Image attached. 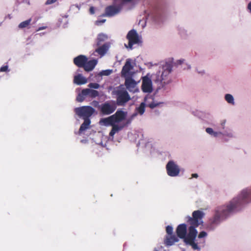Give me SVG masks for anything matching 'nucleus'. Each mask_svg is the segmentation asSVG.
Returning a JSON list of instances; mask_svg holds the SVG:
<instances>
[{
  "label": "nucleus",
  "instance_id": "8fccbe9b",
  "mask_svg": "<svg viewBox=\"0 0 251 251\" xmlns=\"http://www.w3.org/2000/svg\"><path fill=\"white\" fill-rule=\"evenodd\" d=\"M46 28H47V26H41V27H40L38 28V29H37V31L43 30V29H46Z\"/></svg>",
  "mask_w": 251,
  "mask_h": 251
},
{
  "label": "nucleus",
  "instance_id": "aec40b11",
  "mask_svg": "<svg viewBox=\"0 0 251 251\" xmlns=\"http://www.w3.org/2000/svg\"><path fill=\"white\" fill-rule=\"evenodd\" d=\"M97 63L98 61L97 59H92L89 61L87 60L85 63L83 68L87 72L91 71L94 69L96 65L97 64Z\"/></svg>",
  "mask_w": 251,
  "mask_h": 251
},
{
  "label": "nucleus",
  "instance_id": "2eb2a0df",
  "mask_svg": "<svg viewBox=\"0 0 251 251\" xmlns=\"http://www.w3.org/2000/svg\"><path fill=\"white\" fill-rule=\"evenodd\" d=\"M94 47L96 49L93 54L96 55V53H97L100 57L104 56L109 48L108 43H105L99 46H95V45H94Z\"/></svg>",
  "mask_w": 251,
  "mask_h": 251
},
{
  "label": "nucleus",
  "instance_id": "72a5a7b5",
  "mask_svg": "<svg viewBox=\"0 0 251 251\" xmlns=\"http://www.w3.org/2000/svg\"><path fill=\"white\" fill-rule=\"evenodd\" d=\"M186 244L190 245L194 250L200 251L201 249V248L198 246V244L196 243L195 241L186 243Z\"/></svg>",
  "mask_w": 251,
  "mask_h": 251
},
{
  "label": "nucleus",
  "instance_id": "c9c22d12",
  "mask_svg": "<svg viewBox=\"0 0 251 251\" xmlns=\"http://www.w3.org/2000/svg\"><path fill=\"white\" fill-rule=\"evenodd\" d=\"M86 97H87V96L84 95L82 90L81 92L78 94L76 97V100L78 102H82L84 100Z\"/></svg>",
  "mask_w": 251,
  "mask_h": 251
},
{
  "label": "nucleus",
  "instance_id": "20e7f679",
  "mask_svg": "<svg viewBox=\"0 0 251 251\" xmlns=\"http://www.w3.org/2000/svg\"><path fill=\"white\" fill-rule=\"evenodd\" d=\"M127 115V112L121 109L118 110L115 114L106 118H101L99 124L100 126H112L114 123H120L125 120Z\"/></svg>",
  "mask_w": 251,
  "mask_h": 251
},
{
  "label": "nucleus",
  "instance_id": "5701e85b",
  "mask_svg": "<svg viewBox=\"0 0 251 251\" xmlns=\"http://www.w3.org/2000/svg\"><path fill=\"white\" fill-rule=\"evenodd\" d=\"M83 94L84 95H86L87 97L88 96L92 98H96L99 95L98 91L89 88L83 89Z\"/></svg>",
  "mask_w": 251,
  "mask_h": 251
},
{
  "label": "nucleus",
  "instance_id": "864d4df0",
  "mask_svg": "<svg viewBox=\"0 0 251 251\" xmlns=\"http://www.w3.org/2000/svg\"><path fill=\"white\" fill-rule=\"evenodd\" d=\"M2 23V22H0V26L1 25Z\"/></svg>",
  "mask_w": 251,
  "mask_h": 251
},
{
  "label": "nucleus",
  "instance_id": "a878e982",
  "mask_svg": "<svg viewBox=\"0 0 251 251\" xmlns=\"http://www.w3.org/2000/svg\"><path fill=\"white\" fill-rule=\"evenodd\" d=\"M206 132L211 136L217 138L221 136V131H216L211 127H207L205 129Z\"/></svg>",
  "mask_w": 251,
  "mask_h": 251
},
{
  "label": "nucleus",
  "instance_id": "a19ab883",
  "mask_svg": "<svg viewBox=\"0 0 251 251\" xmlns=\"http://www.w3.org/2000/svg\"><path fill=\"white\" fill-rule=\"evenodd\" d=\"M0 72H9V70L8 69V66L7 65H6L1 67L0 68Z\"/></svg>",
  "mask_w": 251,
  "mask_h": 251
},
{
  "label": "nucleus",
  "instance_id": "1a4fd4ad",
  "mask_svg": "<svg viewBox=\"0 0 251 251\" xmlns=\"http://www.w3.org/2000/svg\"><path fill=\"white\" fill-rule=\"evenodd\" d=\"M126 38L128 40V45L127 46L125 44L126 48L132 50L133 45L134 44H138L141 42V39L139 36L137 31L134 29L130 30L127 35Z\"/></svg>",
  "mask_w": 251,
  "mask_h": 251
},
{
  "label": "nucleus",
  "instance_id": "2f4dec72",
  "mask_svg": "<svg viewBox=\"0 0 251 251\" xmlns=\"http://www.w3.org/2000/svg\"><path fill=\"white\" fill-rule=\"evenodd\" d=\"M31 21V19H29L26 21H25L22 23H21L19 25L18 27L19 28H24L25 27H26L27 26L29 25L30 24V22Z\"/></svg>",
  "mask_w": 251,
  "mask_h": 251
},
{
  "label": "nucleus",
  "instance_id": "37998d69",
  "mask_svg": "<svg viewBox=\"0 0 251 251\" xmlns=\"http://www.w3.org/2000/svg\"><path fill=\"white\" fill-rule=\"evenodd\" d=\"M57 0H47L45 3L46 5L52 4L56 1Z\"/></svg>",
  "mask_w": 251,
  "mask_h": 251
},
{
  "label": "nucleus",
  "instance_id": "a18cd8bd",
  "mask_svg": "<svg viewBox=\"0 0 251 251\" xmlns=\"http://www.w3.org/2000/svg\"><path fill=\"white\" fill-rule=\"evenodd\" d=\"M247 9L251 14V1L248 4Z\"/></svg>",
  "mask_w": 251,
  "mask_h": 251
},
{
  "label": "nucleus",
  "instance_id": "423d86ee",
  "mask_svg": "<svg viewBox=\"0 0 251 251\" xmlns=\"http://www.w3.org/2000/svg\"><path fill=\"white\" fill-rule=\"evenodd\" d=\"M95 106H97L102 115H109L113 113L116 109L117 105L115 100H110L99 104L98 101H94Z\"/></svg>",
  "mask_w": 251,
  "mask_h": 251
},
{
  "label": "nucleus",
  "instance_id": "39448f33",
  "mask_svg": "<svg viewBox=\"0 0 251 251\" xmlns=\"http://www.w3.org/2000/svg\"><path fill=\"white\" fill-rule=\"evenodd\" d=\"M112 94L116 99L115 102L118 106H125L131 99L126 88L121 85L114 88L112 92Z\"/></svg>",
  "mask_w": 251,
  "mask_h": 251
},
{
  "label": "nucleus",
  "instance_id": "f8f14e48",
  "mask_svg": "<svg viewBox=\"0 0 251 251\" xmlns=\"http://www.w3.org/2000/svg\"><path fill=\"white\" fill-rule=\"evenodd\" d=\"M131 59H127L126 60L125 65L123 67L121 74L122 76L124 77L128 76H132L134 74V72H132V70L133 69V66L131 64Z\"/></svg>",
  "mask_w": 251,
  "mask_h": 251
},
{
  "label": "nucleus",
  "instance_id": "cd10ccee",
  "mask_svg": "<svg viewBox=\"0 0 251 251\" xmlns=\"http://www.w3.org/2000/svg\"><path fill=\"white\" fill-rule=\"evenodd\" d=\"M107 39V36L106 35L100 33L99 34L98 36L96 43L95 44V46H99L102 44V42H104Z\"/></svg>",
  "mask_w": 251,
  "mask_h": 251
},
{
  "label": "nucleus",
  "instance_id": "412c9836",
  "mask_svg": "<svg viewBox=\"0 0 251 251\" xmlns=\"http://www.w3.org/2000/svg\"><path fill=\"white\" fill-rule=\"evenodd\" d=\"M178 34L183 39H187L191 34L190 30L185 28L184 27L180 26L178 28Z\"/></svg>",
  "mask_w": 251,
  "mask_h": 251
},
{
  "label": "nucleus",
  "instance_id": "7ed1b4c3",
  "mask_svg": "<svg viewBox=\"0 0 251 251\" xmlns=\"http://www.w3.org/2000/svg\"><path fill=\"white\" fill-rule=\"evenodd\" d=\"M127 115V112L121 109L118 110L115 114L106 118H101L99 124L100 126H112L114 123H120L125 120Z\"/></svg>",
  "mask_w": 251,
  "mask_h": 251
},
{
  "label": "nucleus",
  "instance_id": "dca6fc26",
  "mask_svg": "<svg viewBox=\"0 0 251 251\" xmlns=\"http://www.w3.org/2000/svg\"><path fill=\"white\" fill-rule=\"evenodd\" d=\"M221 136H222L226 141L237 137L236 133L230 128H228L225 129L223 132L221 131Z\"/></svg>",
  "mask_w": 251,
  "mask_h": 251
},
{
  "label": "nucleus",
  "instance_id": "09e8293b",
  "mask_svg": "<svg viewBox=\"0 0 251 251\" xmlns=\"http://www.w3.org/2000/svg\"><path fill=\"white\" fill-rule=\"evenodd\" d=\"M74 7L77 8L78 10L79 9V6L77 4L73 5L71 6V8H73Z\"/></svg>",
  "mask_w": 251,
  "mask_h": 251
},
{
  "label": "nucleus",
  "instance_id": "f03ea898",
  "mask_svg": "<svg viewBox=\"0 0 251 251\" xmlns=\"http://www.w3.org/2000/svg\"><path fill=\"white\" fill-rule=\"evenodd\" d=\"M172 71V65L170 63L165 62L159 66L158 72L155 74L148 73L142 77V83L141 89L144 93H151L153 91L152 79L156 83L160 84L158 89L163 88L166 84L168 75Z\"/></svg>",
  "mask_w": 251,
  "mask_h": 251
},
{
  "label": "nucleus",
  "instance_id": "f257e3e1",
  "mask_svg": "<svg viewBox=\"0 0 251 251\" xmlns=\"http://www.w3.org/2000/svg\"><path fill=\"white\" fill-rule=\"evenodd\" d=\"M251 203V186L242 189L238 195L226 204L217 207L209 221V228L214 229L232 213L241 210Z\"/></svg>",
  "mask_w": 251,
  "mask_h": 251
},
{
  "label": "nucleus",
  "instance_id": "5fc2aeb1",
  "mask_svg": "<svg viewBox=\"0 0 251 251\" xmlns=\"http://www.w3.org/2000/svg\"><path fill=\"white\" fill-rule=\"evenodd\" d=\"M154 251H158L157 250H156V249H155Z\"/></svg>",
  "mask_w": 251,
  "mask_h": 251
},
{
  "label": "nucleus",
  "instance_id": "9d476101",
  "mask_svg": "<svg viewBox=\"0 0 251 251\" xmlns=\"http://www.w3.org/2000/svg\"><path fill=\"white\" fill-rule=\"evenodd\" d=\"M167 175L171 177H176L180 173L179 166L174 161L170 160L166 166Z\"/></svg>",
  "mask_w": 251,
  "mask_h": 251
},
{
  "label": "nucleus",
  "instance_id": "f3484780",
  "mask_svg": "<svg viewBox=\"0 0 251 251\" xmlns=\"http://www.w3.org/2000/svg\"><path fill=\"white\" fill-rule=\"evenodd\" d=\"M88 58L84 55H79L74 59V64L78 67H84Z\"/></svg>",
  "mask_w": 251,
  "mask_h": 251
},
{
  "label": "nucleus",
  "instance_id": "bb28decb",
  "mask_svg": "<svg viewBox=\"0 0 251 251\" xmlns=\"http://www.w3.org/2000/svg\"><path fill=\"white\" fill-rule=\"evenodd\" d=\"M146 105V104L145 101L141 102L140 105L136 108L135 112L133 114H136V116L138 114L142 115L145 112Z\"/></svg>",
  "mask_w": 251,
  "mask_h": 251
},
{
  "label": "nucleus",
  "instance_id": "4468645a",
  "mask_svg": "<svg viewBox=\"0 0 251 251\" xmlns=\"http://www.w3.org/2000/svg\"><path fill=\"white\" fill-rule=\"evenodd\" d=\"M197 227L193 225H191L189 227L188 232L187 234H186V236L184 238V241L186 244L195 241L198 234V231L196 228Z\"/></svg>",
  "mask_w": 251,
  "mask_h": 251
},
{
  "label": "nucleus",
  "instance_id": "9b49d317",
  "mask_svg": "<svg viewBox=\"0 0 251 251\" xmlns=\"http://www.w3.org/2000/svg\"><path fill=\"white\" fill-rule=\"evenodd\" d=\"M123 6V3L117 5H112L107 6L105 9L104 16L113 17L118 14L122 10Z\"/></svg>",
  "mask_w": 251,
  "mask_h": 251
},
{
  "label": "nucleus",
  "instance_id": "ddd939ff",
  "mask_svg": "<svg viewBox=\"0 0 251 251\" xmlns=\"http://www.w3.org/2000/svg\"><path fill=\"white\" fill-rule=\"evenodd\" d=\"M132 76H128L125 78V86L126 88L131 92L135 93L139 91L137 88V85L139 81L136 82L132 78Z\"/></svg>",
  "mask_w": 251,
  "mask_h": 251
},
{
  "label": "nucleus",
  "instance_id": "3c124183",
  "mask_svg": "<svg viewBox=\"0 0 251 251\" xmlns=\"http://www.w3.org/2000/svg\"><path fill=\"white\" fill-rule=\"evenodd\" d=\"M225 121H224V122H223L221 123V126H222V128H223V129H225V128H224V125H225Z\"/></svg>",
  "mask_w": 251,
  "mask_h": 251
},
{
  "label": "nucleus",
  "instance_id": "58836bf2",
  "mask_svg": "<svg viewBox=\"0 0 251 251\" xmlns=\"http://www.w3.org/2000/svg\"><path fill=\"white\" fill-rule=\"evenodd\" d=\"M88 87L91 88L98 89L100 85L97 83H90L88 84Z\"/></svg>",
  "mask_w": 251,
  "mask_h": 251
},
{
  "label": "nucleus",
  "instance_id": "49530a36",
  "mask_svg": "<svg viewBox=\"0 0 251 251\" xmlns=\"http://www.w3.org/2000/svg\"><path fill=\"white\" fill-rule=\"evenodd\" d=\"M89 11H90V14H94V13H95L94 8L93 7H91L90 8Z\"/></svg>",
  "mask_w": 251,
  "mask_h": 251
},
{
  "label": "nucleus",
  "instance_id": "ea45409f",
  "mask_svg": "<svg viewBox=\"0 0 251 251\" xmlns=\"http://www.w3.org/2000/svg\"><path fill=\"white\" fill-rule=\"evenodd\" d=\"M207 235V233L204 231H202L200 232L199 234L198 235V238H203L205 237H206Z\"/></svg>",
  "mask_w": 251,
  "mask_h": 251
},
{
  "label": "nucleus",
  "instance_id": "4c0bfd02",
  "mask_svg": "<svg viewBox=\"0 0 251 251\" xmlns=\"http://www.w3.org/2000/svg\"><path fill=\"white\" fill-rule=\"evenodd\" d=\"M136 116V114H132V115L130 117V118L127 120L126 123L125 124V125H126V126H127L128 124H130L131 123V121L135 118Z\"/></svg>",
  "mask_w": 251,
  "mask_h": 251
},
{
  "label": "nucleus",
  "instance_id": "6e6552de",
  "mask_svg": "<svg viewBox=\"0 0 251 251\" xmlns=\"http://www.w3.org/2000/svg\"><path fill=\"white\" fill-rule=\"evenodd\" d=\"M95 111V109L90 106H83L75 109V114L83 119L89 118Z\"/></svg>",
  "mask_w": 251,
  "mask_h": 251
},
{
  "label": "nucleus",
  "instance_id": "6e6d98bb",
  "mask_svg": "<svg viewBox=\"0 0 251 251\" xmlns=\"http://www.w3.org/2000/svg\"><path fill=\"white\" fill-rule=\"evenodd\" d=\"M67 18V16H65V18L66 19Z\"/></svg>",
  "mask_w": 251,
  "mask_h": 251
},
{
  "label": "nucleus",
  "instance_id": "a211bd4d",
  "mask_svg": "<svg viewBox=\"0 0 251 251\" xmlns=\"http://www.w3.org/2000/svg\"><path fill=\"white\" fill-rule=\"evenodd\" d=\"M176 232L178 237L184 239L187 232V226L186 224H182L179 225L176 228Z\"/></svg>",
  "mask_w": 251,
  "mask_h": 251
},
{
  "label": "nucleus",
  "instance_id": "79ce46f5",
  "mask_svg": "<svg viewBox=\"0 0 251 251\" xmlns=\"http://www.w3.org/2000/svg\"><path fill=\"white\" fill-rule=\"evenodd\" d=\"M106 21L105 19H102V20H99L96 21V24L97 25H101L102 24L104 23Z\"/></svg>",
  "mask_w": 251,
  "mask_h": 251
},
{
  "label": "nucleus",
  "instance_id": "c85d7f7f",
  "mask_svg": "<svg viewBox=\"0 0 251 251\" xmlns=\"http://www.w3.org/2000/svg\"><path fill=\"white\" fill-rule=\"evenodd\" d=\"M176 64L177 66L181 65V68L184 69H190L191 68V66L189 64L185 63L184 59H179L176 61Z\"/></svg>",
  "mask_w": 251,
  "mask_h": 251
},
{
  "label": "nucleus",
  "instance_id": "393cba45",
  "mask_svg": "<svg viewBox=\"0 0 251 251\" xmlns=\"http://www.w3.org/2000/svg\"><path fill=\"white\" fill-rule=\"evenodd\" d=\"M83 119L84 122L81 125L78 131V134L79 135H81L84 131L89 128L90 124L91 123V121L89 118H85Z\"/></svg>",
  "mask_w": 251,
  "mask_h": 251
},
{
  "label": "nucleus",
  "instance_id": "4be33fe9",
  "mask_svg": "<svg viewBox=\"0 0 251 251\" xmlns=\"http://www.w3.org/2000/svg\"><path fill=\"white\" fill-rule=\"evenodd\" d=\"M87 82V79L81 74H77L74 76V83L77 85H81L86 84Z\"/></svg>",
  "mask_w": 251,
  "mask_h": 251
},
{
  "label": "nucleus",
  "instance_id": "0eeeda50",
  "mask_svg": "<svg viewBox=\"0 0 251 251\" xmlns=\"http://www.w3.org/2000/svg\"><path fill=\"white\" fill-rule=\"evenodd\" d=\"M204 216V213L201 210L194 211L192 213V217L187 216L186 218L187 222L191 225L198 226L202 223V218Z\"/></svg>",
  "mask_w": 251,
  "mask_h": 251
},
{
  "label": "nucleus",
  "instance_id": "b1692460",
  "mask_svg": "<svg viewBox=\"0 0 251 251\" xmlns=\"http://www.w3.org/2000/svg\"><path fill=\"white\" fill-rule=\"evenodd\" d=\"M178 238L175 235L167 236L165 240V244L166 246H170L173 245L175 243L178 241Z\"/></svg>",
  "mask_w": 251,
  "mask_h": 251
},
{
  "label": "nucleus",
  "instance_id": "473e14b6",
  "mask_svg": "<svg viewBox=\"0 0 251 251\" xmlns=\"http://www.w3.org/2000/svg\"><path fill=\"white\" fill-rule=\"evenodd\" d=\"M113 72V70L111 69H107L105 70H102L101 72H100L98 75L100 76L105 75V76H108L109 75L112 74Z\"/></svg>",
  "mask_w": 251,
  "mask_h": 251
},
{
  "label": "nucleus",
  "instance_id": "6ab92c4d",
  "mask_svg": "<svg viewBox=\"0 0 251 251\" xmlns=\"http://www.w3.org/2000/svg\"><path fill=\"white\" fill-rule=\"evenodd\" d=\"M119 124V123H114L112 125V127L109 133L110 136L113 137L116 133L122 130L125 126H126V125L125 124Z\"/></svg>",
  "mask_w": 251,
  "mask_h": 251
},
{
  "label": "nucleus",
  "instance_id": "c756f323",
  "mask_svg": "<svg viewBox=\"0 0 251 251\" xmlns=\"http://www.w3.org/2000/svg\"><path fill=\"white\" fill-rule=\"evenodd\" d=\"M225 100L227 103L231 105H234L235 102L233 96L230 94H226L225 95Z\"/></svg>",
  "mask_w": 251,
  "mask_h": 251
},
{
  "label": "nucleus",
  "instance_id": "c03bdc74",
  "mask_svg": "<svg viewBox=\"0 0 251 251\" xmlns=\"http://www.w3.org/2000/svg\"><path fill=\"white\" fill-rule=\"evenodd\" d=\"M196 71H197L198 73L201 75H202L205 73L204 70L202 69L199 70L198 69H197Z\"/></svg>",
  "mask_w": 251,
  "mask_h": 251
},
{
  "label": "nucleus",
  "instance_id": "e433bc0d",
  "mask_svg": "<svg viewBox=\"0 0 251 251\" xmlns=\"http://www.w3.org/2000/svg\"><path fill=\"white\" fill-rule=\"evenodd\" d=\"M166 230L167 233L168 234V236L172 235V233L173 232V228L172 226H168L166 227Z\"/></svg>",
  "mask_w": 251,
  "mask_h": 251
},
{
  "label": "nucleus",
  "instance_id": "de8ad7c7",
  "mask_svg": "<svg viewBox=\"0 0 251 251\" xmlns=\"http://www.w3.org/2000/svg\"><path fill=\"white\" fill-rule=\"evenodd\" d=\"M191 178H198L199 176L198 174H192Z\"/></svg>",
  "mask_w": 251,
  "mask_h": 251
},
{
  "label": "nucleus",
  "instance_id": "f704fd0d",
  "mask_svg": "<svg viewBox=\"0 0 251 251\" xmlns=\"http://www.w3.org/2000/svg\"><path fill=\"white\" fill-rule=\"evenodd\" d=\"M161 14L160 13H156L154 15H148V18L150 17L152 18L153 20L156 23H159L161 21Z\"/></svg>",
  "mask_w": 251,
  "mask_h": 251
},
{
  "label": "nucleus",
  "instance_id": "7c9ffc66",
  "mask_svg": "<svg viewBox=\"0 0 251 251\" xmlns=\"http://www.w3.org/2000/svg\"><path fill=\"white\" fill-rule=\"evenodd\" d=\"M148 99L149 98L148 96L145 97L144 98V101L146 102V104L151 108L153 109L159 105V103L155 102L154 101L150 103L148 101ZM149 99L152 100L151 97H150Z\"/></svg>",
  "mask_w": 251,
  "mask_h": 251
},
{
  "label": "nucleus",
  "instance_id": "603ef678",
  "mask_svg": "<svg viewBox=\"0 0 251 251\" xmlns=\"http://www.w3.org/2000/svg\"><path fill=\"white\" fill-rule=\"evenodd\" d=\"M66 24H64V25H63V28H65V27H67V23H68V21H66Z\"/></svg>",
  "mask_w": 251,
  "mask_h": 251
}]
</instances>
